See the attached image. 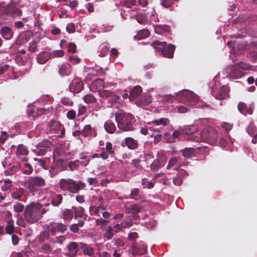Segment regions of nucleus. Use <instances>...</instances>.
I'll list each match as a JSON object with an SVG mask.
<instances>
[{"label":"nucleus","mask_w":257,"mask_h":257,"mask_svg":"<svg viewBox=\"0 0 257 257\" xmlns=\"http://www.w3.org/2000/svg\"><path fill=\"white\" fill-rule=\"evenodd\" d=\"M85 184L81 181L77 182L72 179V182L69 192L71 193H77L79 190H82L85 187Z\"/></svg>","instance_id":"nucleus-16"},{"label":"nucleus","mask_w":257,"mask_h":257,"mask_svg":"<svg viewBox=\"0 0 257 257\" xmlns=\"http://www.w3.org/2000/svg\"><path fill=\"white\" fill-rule=\"evenodd\" d=\"M49 129L52 133H57L62 127V125L59 121L51 120L49 123Z\"/></svg>","instance_id":"nucleus-24"},{"label":"nucleus","mask_w":257,"mask_h":257,"mask_svg":"<svg viewBox=\"0 0 257 257\" xmlns=\"http://www.w3.org/2000/svg\"><path fill=\"white\" fill-rule=\"evenodd\" d=\"M17 224L19 226L26 227V224L25 222V220L22 216H20L19 214H17Z\"/></svg>","instance_id":"nucleus-59"},{"label":"nucleus","mask_w":257,"mask_h":257,"mask_svg":"<svg viewBox=\"0 0 257 257\" xmlns=\"http://www.w3.org/2000/svg\"><path fill=\"white\" fill-rule=\"evenodd\" d=\"M98 93L99 96L102 98H107L111 97L114 95V93L113 91L108 90H99Z\"/></svg>","instance_id":"nucleus-48"},{"label":"nucleus","mask_w":257,"mask_h":257,"mask_svg":"<svg viewBox=\"0 0 257 257\" xmlns=\"http://www.w3.org/2000/svg\"><path fill=\"white\" fill-rule=\"evenodd\" d=\"M183 156L185 158H190L194 156L195 150L192 148H185L181 150Z\"/></svg>","instance_id":"nucleus-35"},{"label":"nucleus","mask_w":257,"mask_h":257,"mask_svg":"<svg viewBox=\"0 0 257 257\" xmlns=\"http://www.w3.org/2000/svg\"><path fill=\"white\" fill-rule=\"evenodd\" d=\"M132 249L136 252L140 254H144L146 252L147 247L145 245L140 246L138 245L137 242L133 243L132 245Z\"/></svg>","instance_id":"nucleus-36"},{"label":"nucleus","mask_w":257,"mask_h":257,"mask_svg":"<svg viewBox=\"0 0 257 257\" xmlns=\"http://www.w3.org/2000/svg\"><path fill=\"white\" fill-rule=\"evenodd\" d=\"M104 127L105 131L109 134L114 133L116 128L115 124L110 120L105 122Z\"/></svg>","instance_id":"nucleus-30"},{"label":"nucleus","mask_w":257,"mask_h":257,"mask_svg":"<svg viewBox=\"0 0 257 257\" xmlns=\"http://www.w3.org/2000/svg\"><path fill=\"white\" fill-rule=\"evenodd\" d=\"M41 249L44 251L45 253H48L52 250V248L49 243H45L41 247Z\"/></svg>","instance_id":"nucleus-64"},{"label":"nucleus","mask_w":257,"mask_h":257,"mask_svg":"<svg viewBox=\"0 0 257 257\" xmlns=\"http://www.w3.org/2000/svg\"><path fill=\"white\" fill-rule=\"evenodd\" d=\"M124 223H125V228L130 227L134 224L133 220L132 219V218L130 217H126L124 218Z\"/></svg>","instance_id":"nucleus-63"},{"label":"nucleus","mask_w":257,"mask_h":257,"mask_svg":"<svg viewBox=\"0 0 257 257\" xmlns=\"http://www.w3.org/2000/svg\"><path fill=\"white\" fill-rule=\"evenodd\" d=\"M247 132L252 137V142L253 144L257 143V128L253 124H250L247 127Z\"/></svg>","instance_id":"nucleus-21"},{"label":"nucleus","mask_w":257,"mask_h":257,"mask_svg":"<svg viewBox=\"0 0 257 257\" xmlns=\"http://www.w3.org/2000/svg\"><path fill=\"white\" fill-rule=\"evenodd\" d=\"M151 102V96L147 93L144 94L136 101V104L140 106L148 105Z\"/></svg>","instance_id":"nucleus-17"},{"label":"nucleus","mask_w":257,"mask_h":257,"mask_svg":"<svg viewBox=\"0 0 257 257\" xmlns=\"http://www.w3.org/2000/svg\"><path fill=\"white\" fill-rule=\"evenodd\" d=\"M58 72L62 76L69 75L71 71V67L69 64L60 63L58 66Z\"/></svg>","instance_id":"nucleus-14"},{"label":"nucleus","mask_w":257,"mask_h":257,"mask_svg":"<svg viewBox=\"0 0 257 257\" xmlns=\"http://www.w3.org/2000/svg\"><path fill=\"white\" fill-rule=\"evenodd\" d=\"M170 27L168 25H157L155 27V32L157 34H162L164 32H168L170 31Z\"/></svg>","instance_id":"nucleus-34"},{"label":"nucleus","mask_w":257,"mask_h":257,"mask_svg":"<svg viewBox=\"0 0 257 257\" xmlns=\"http://www.w3.org/2000/svg\"><path fill=\"white\" fill-rule=\"evenodd\" d=\"M67 229V226L62 223L50 222L47 227L48 232L51 235H55L56 231L63 233Z\"/></svg>","instance_id":"nucleus-8"},{"label":"nucleus","mask_w":257,"mask_h":257,"mask_svg":"<svg viewBox=\"0 0 257 257\" xmlns=\"http://www.w3.org/2000/svg\"><path fill=\"white\" fill-rule=\"evenodd\" d=\"M115 118L118 128L123 132L133 131L134 117L130 113H126L122 110H118L115 114Z\"/></svg>","instance_id":"nucleus-2"},{"label":"nucleus","mask_w":257,"mask_h":257,"mask_svg":"<svg viewBox=\"0 0 257 257\" xmlns=\"http://www.w3.org/2000/svg\"><path fill=\"white\" fill-rule=\"evenodd\" d=\"M72 209L74 213V218L75 219L77 217H81L84 212V209L81 206H79V207L73 206Z\"/></svg>","instance_id":"nucleus-46"},{"label":"nucleus","mask_w":257,"mask_h":257,"mask_svg":"<svg viewBox=\"0 0 257 257\" xmlns=\"http://www.w3.org/2000/svg\"><path fill=\"white\" fill-rule=\"evenodd\" d=\"M229 92V88L223 85L217 91H213L212 93V95L217 99L222 100L225 98L226 96L228 95Z\"/></svg>","instance_id":"nucleus-9"},{"label":"nucleus","mask_w":257,"mask_h":257,"mask_svg":"<svg viewBox=\"0 0 257 257\" xmlns=\"http://www.w3.org/2000/svg\"><path fill=\"white\" fill-rule=\"evenodd\" d=\"M12 181L10 179H7L5 181L4 185L2 186V190L3 191H7L10 189L12 186Z\"/></svg>","instance_id":"nucleus-61"},{"label":"nucleus","mask_w":257,"mask_h":257,"mask_svg":"<svg viewBox=\"0 0 257 257\" xmlns=\"http://www.w3.org/2000/svg\"><path fill=\"white\" fill-rule=\"evenodd\" d=\"M5 4V2H0V17L11 16L15 17L16 16H21L22 11L13 6L11 4H9L6 6H3Z\"/></svg>","instance_id":"nucleus-5"},{"label":"nucleus","mask_w":257,"mask_h":257,"mask_svg":"<svg viewBox=\"0 0 257 257\" xmlns=\"http://www.w3.org/2000/svg\"><path fill=\"white\" fill-rule=\"evenodd\" d=\"M149 35L150 32L148 30L143 29L139 31L137 35L135 36V38L137 40H141L148 37Z\"/></svg>","instance_id":"nucleus-41"},{"label":"nucleus","mask_w":257,"mask_h":257,"mask_svg":"<svg viewBox=\"0 0 257 257\" xmlns=\"http://www.w3.org/2000/svg\"><path fill=\"white\" fill-rule=\"evenodd\" d=\"M179 0H161V4L166 8L173 7Z\"/></svg>","instance_id":"nucleus-47"},{"label":"nucleus","mask_w":257,"mask_h":257,"mask_svg":"<svg viewBox=\"0 0 257 257\" xmlns=\"http://www.w3.org/2000/svg\"><path fill=\"white\" fill-rule=\"evenodd\" d=\"M19 165L17 164L10 166L5 171V175H11L14 174L19 170Z\"/></svg>","instance_id":"nucleus-38"},{"label":"nucleus","mask_w":257,"mask_h":257,"mask_svg":"<svg viewBox=\"0 0 257 257\" xmlns=\"http://www.w3.org/2000/svg\"><path fill=\"white\" fill-rule=\"evenodd\" d=\"M142 207L138 204H131L126 208L127 213L133 215V217L136 219V215L140 212Z\"/></svg>","instance_id":"nucleus-22"},{"label":"nucleus","mask_w":257,"mask_h":257,"mask_svg":"<svg viewBox=\"0 0 257 257\" xmlns=\"http://www.w3.org/2000/svg\"><path fill=\"white\" fill-rule=\"evenodd\" d=\"M234 65L238 67V68L240 70H249L251 69L249 64L242 61L236 62V63H234Z\"/></svg>","instance_id":"nucleus-44"},{"label":"nucleus","mask_w":257,"mask_h":257,"mask_svg":"<svg viewBox=\"0 0 257 257\" xmlns=\"http://www.w3.org/2000/svg\"><path fill=\"white\" fill-rule=\"evenodd\" d=\"M80 162L78 160H75L74 161H71L67 164V167H69L71 171L77 169L79 166Z\"/></svg>","instance_id":"nucleus-52"},{"label":"nucleus","mask_w":257,"mask_h":257,"mask_svg":"<svg viewBox=\"0 0 257 257\" xmlns=\"http://www.w3.org/2000/svg\"><path fill=\"white\" fill-rule=\"evenodd\" d=\"M142 88L139 85L135 86L130 92V99H135L138 98L142 94Z\"/></svg>","instance_id":"nucleus-23"},{"label":"nucleus","mask_w":257,"mask_h":257,"mask_svg":"<svg viewBox=\"0 0 257 257\" xmlns=\"http://www.w3.org/2000/svg\"><path fill=\"white\" fill-rule=\"evenodd\" d=\"M217 138L216 131L212 127L209 126L203 128L200 137L193 136L190 139L196 142H203L210 145H214L217 142Z\"/></svg>","instance_id":"nucleus-3"},{"label":"nucleus","mask_w":257,"mask_h":257,"mask_svg":"<svg viewBox=\"0 0 257 257\" xmlns=\"http://www.w3.org/2000/svg\"><path fill=\"white\" fill-rule=\"evenodd\" d=\"M109 222V220H105L103 218H99L96 220V224L100 225L101 228L105 227Z\"/></svg>","instance_id":"nucleus-57"},{"label":"nucleus","mask_w":257,"mask_h":257,"mask_svg":"<svg viewBox=\"0 0 257 257\" xmlns=\"http://www.w3.org/2000/svg\"><path fill=\"white\" fill-rule=\"evenodd\" d=\"M29 51L33 53L38 51V49H37V43L36 41H33L30 42Z\"/></svg>","instance_id":"nucleus-56"},{"label":"nucleus","mask_w":257,"mask_h":257,"mask_svg":"<svg viewBox=\"0 0 257 257\" xmlns=\"http://www.w3.org/2000/svg\"><path fill=\"white\" fill-rule=\"evenodd\" d=\"M13 208L15 212L20 213L23 211L24 209V206L21 203L16 202L14 205Z\"/></svg>","instance_id":"nucleus-55"},{"label":"nucleus","mask_w":257,"mask_h":257,"mask_svg":"<svg viewBox=\"0 0 257 257\" xmlns=\"http://www.w3.org/2000/svg\"><path fill=\"white\" fill-rule=\"evenodd\" d=\"M0 33L3 38L7 40L11 39L14 35L12 29L7 26H4L1 28Z\"/></svg>","instance_id":"nucleus-20"},{"label":"nucleus","mask_w":257,"mask_h":257,"mask_svg":"<svg viewBox=\"0 0 257 257\" xmlns=\"http://www.w3.org/2000/svg\"><path fill=\"white\" fill-rule=\"evenodd\" d=\"M228 74L229 78L236 79L243 77L245 73L233 64L230 66Z\"/></svg>","instance_id":"nucleus-12"},{"label":"nucleus","mask_w":257,"mask_h":257,"mask_svg":"<svg viewBox=\"0 0 257 257\" xmlns=\"http://www.w3.org/2000/svg\"><path fill=\"white\" fill-rule=\"evenodd\" d=\"M238 110L244 115L252 114L253 111V106L249 105L247 106L245 103L240 102L237 105Z\"/></svg>","instance_id":"nucleus-13"},{"label":"nucleus","mask_w":257,"mask_h":257,"mask_svg":"<svg viewBox=\"0 0 257 257\" xmlns=\"http://www.w3.org/2000/svg\"><path fill=\"white\" fill-rule=\"evenodd\" d=\"M63 200V196L61 194L54 193L49 198L51 204L54 207H58L62 204Z\"/></svg>","instance_id":"nucleus-18"},{"label":"nucleus","mask_w":257,"mask_h":257,"mask_svg":"<svg viewBox=\"0 0 257 257\" xmlns=\"http://www.w3.org/2000/svg\"><path fill=\"white\" fill-rule=\"evenodd\" d=\"M46 182L42 177L36 176L30 177L24 182V187L29 192L38 191L39 188L44 186Z\"/></svg>","instance_id":"nucleus-4"},{"label":"nucleus","mask_w":257,"mask_h":257,"mask_svg":"<svg viewBox=\"0 0 257 257\" xmlns=\"http://www.w3.org/2000/svg\"><path fill=\"white\" fill-rule=\"evenodd\" d=\"M24 193V189L23 188L17 189L12 193V196L15 199L21 200V198Z\"/></svg>","instance_id":"nucleus-43"},{"label":"nucleus","mask_w":257,"mask_h":257,"mask_svg":"<svg viewBox=\"0 0 257 257\" xmlns=\"http://www.w3.org/2000/svg\"><path fill=\"white\" fill-rule=\"evenodd\" d=\"M166 162V159L164 157H159L154 160L150 165L152 171L157 172L161 167H164Z\"/></svg>","instance_id":"nucleus-11"},{"label":"nucleus","mask_w":257,"mask_h":257,"mask_svg":"<svg viewBox=\"0 0 257 257\" xmlns=\"http://www.w3.org/2000/svg\"><path fill=\"white\" fill-rule=\"evenodd\" d=\"M102 152L100 154V157L104 160L108 158L109 155L113 157L114 154V151L113 149L112 144L110 142H107L105 145V148H102Z\"/></svg>","instance_id":"nucleus-10"},{"label":"nucleus","mask_w":257,"mask_h":257,"mask_svg":"<svg viewBox=\"0 0 257 257\" xmlns=\"http://www.w3.org/2000/svg\"><path fill=\"white\" fill-rule=\"evenodd\" d=\"M93 85L95 86L96 89L99 90H101L102 88L104 87V81L102 79H98L93 81Z\"/></svg>","instance_id":"nucleus-49"},{"label":"nucleus","mask_w":257,"mask_h":257,"mask_svg":"<svg viewBox=\"0 0 257 257\" xmlns=\"http://www.w3.org/2000/svg\"><path fill=\"white\" fill-rule=\"evenodd\" d=\"M175 100V97L174 95L168 94L162 96V100L164 102L170 103Z\"/></svg>","instance_id":"nucleus-58"},{"label":"nucleus","mask_w":257,"mask_h":257,"mask_svg":"<svg viewBox=\"0 0 257 257\" xmlns=\"http://www.w3.org/2000/svg\"><path fill=\"white\" fill-rule=\"evenodd\" d=\"M55 166L60 172L64 171L67 169V163L65 160L62 159H59L55 160Z\"/></svg>","instance_id":"nucleus-28"},{"label":"nucleus","mask_w":257,"mask_h":257,"mask_svg":"<svg viewBox=\"0 0 257 257\" xmlns=\"http://www.w3.org/2000/svg\"><path fill=\"white\" fill-rule=\"evenodd\" d=\"M197 131L196 125H190L185 126L182 129V132L187 135H192Z\"/></svg>","instance_id":"nucleus-37"},{"label":"nucleus","mask_w":257,"mask_h":257,"mask_svg":"<svg viewBox=\"0 0 257 257\" xmlns=\"http://www.w3.org/2000/svg\"><path fill=\"white\" fill-rule=\"evenodd\" d=\"M177 95L180 102L190 105H195L198 101V96L192 91L188 90L180 91Z\"/></svg>","instance_id":"nucleus-6"},{"label":"nucleus","mask_w":257,"mask_h":257,"mask_svg":"<svg viewBox=\"0 0 257 257\" xmlns=\"http://www.w3.org/2000/svg\"><path fill=\"white\" fill-rule=\"evenodd\" d=\"M166 45V42H160L158 40H156L153 42L151 44L152 46L156 50V51L160 54L163 49H164L165 45Z\"/></svg>","instance_id":"nucleus-29"},{"label":"nucleus","mask_w":257,"mask_h":257,"mask_svg":"<svg viewBox=\"0 0 257 257\" xmlns=\"http://www.w3.org/2000/svg\"><path fill=\"white\" fill-rule=\"evenodd\" d=\"M83 100L87 103H92L96 101V98L92 94H88L83 97Z\"/></svg>","instance_id":"nucleus-50"},{"label":"nucleus","mask_w":257,"mask_h":257,"mask_svg":"<svg viewBox=\"0 0 257 257\" xmlns=\"http://www.w3.org/2000/svg\"><path fill=\"white\" fill-rule=\"evenodd\" d=\"M122 6H124L127 8H130L133 6L137 5L136 0H124L121 2Z\"/></svg>","instance_id":"nucleus-54"},{"label":"nucleus","mask_w":257,"mask_h":257,"mask_svg":"<svg viewBox=\"0 0 257 257\" xmlns=\"http://www.w3.org/2000/svg\"><path fill=\"white\" fill-rule=\"evenodd\" d=\"M50 54L44 52L40 53L37 57V61L40 64H45L50 58Z\"/></svg>","instance_id":"nucleus-26"},{"label":"nucleus","mask_w":257,"mask_h":257,"mask_svg":"<svg viewBox=\"0 0 257 257\" xmlns=\"http://www.w3.org/2000/svg\"><path fill=\"white\" fill-rule=\"evenodd\" d=\"M80 248L83 250L85 254L91 256L94 254V250L91 247L85 243H80Z\"/></svg>","instance_id":"nucleus-32"},{"label":"nucleus","mask_w":257,"mask_h":257,"mask_svg":"<svg viewBox=\"0 0 257 257\" xmlns=\"http://www.w3.org/2000/svg\"><path fill=\"white\" fill-rule=\"evenodd\" d=\"M43 206L39 203L34 202L27 205L25 208L24 213L25 220L30 224L37 222L48 211V209H46Z\"/></svg>","instance_id":"nucleus-1"},{"label":"nucleus","mask_w":257,"mask_h":257,"mask_svg":"<svg viewBox=\"0 0 257 257\" xmlns=\"http://www.w3.org/2000/svg\"><path fill=\"white\" fill-rule=\"evenodd\" d=\"M67 252L65 253L66 255L69 257H74L78 251V247L77 243L72 241L67 245Z\"/></svg>","instance_id":"nucleus-15"},{"label":"nucleus","mask_w":257,"mask_h":257,"mask_svg":"<svg viewBox=\"0 0 257 257\" xmlns=\"http://www.w3.org/2000/svg\"><path fill=\"white\" fill-rule=\"evenodd\" d=\"M74 215L73 210L72 209H65L62 212L63 218L64 220H71Z\"/></svg>","instance_id":"nucleus-39"},{"label":"nucleus","mask_w":257,"mask_h":257,"mask_svg":"<svg viewBox=\"0 0 257 257\" xmlns=\"http://www.w3.org/2000/svg\"><path fill=\"white\" fill-rule=\"evenodd\" d=\"M81 131L83 137H87L92 133V127L90 124L85 125Z\"/></svg>","instance_id":"nucleus-53"},{"label":"nucleus","mask_w":257,"mask_h":257,"mask_svg":"<svg viewBox=\"0 0 257 257\" xmlns=\"http://www.w3.org/2000/svg\"><path fill=\"white\" fill-rule=\"evenodd\" d=\"M130 198L136 200H138L141 198L140 195V190L138 188H134L131 190Z\"/></svg>","instance_id":"nucleus-51"},{"label":"nucleus","mask_w":257,"mask_h":257,"mask_svg":"<svg viewBox=\"0 0 257 257\" xmlns=\"http://www.w3.org/2000/svg\"><path fill=\"white\" fill-rule=\"evenodd\" d=\"M71 89H73V91L75 93L80 92L83 88V83L81 81L76 80L72 82L71 84Z\"/></svg>","instance_id":"nucleus-31"},{"label":"nucleus","mask_w":257,"mask_h":257,"mask_svg":"<svg viewBox=\"0 0 257 257\" xmlns=\"http://www.w3.org/2000/svg\"><path fill=\"white\" fill-rule=\"evenodd\" d=\"M118 232V230H114L111 226H108V228L104 233L103 237L107 240H110L112 238L115 233Z\"/></svg>","instance_id":"nucleus-42"},{"label":"nucleus","mask_w":257,"mask_h":257,"mask_svg":"<svg viewBox=\"0 0 257 257\" xmlns=\"http://www.w3.org/2000/svg\"><path fill=\"white\" fill-rule=\"evenodd\" d=\"M25 167L26 169L23 171L25 174H31L33 171V168L31 165L29 163H25Z\"/></svg>","instance_id":"nucleus-62"},{"label":"nucleus","mask_w":257,"mask_h":257,"mask_svg":"<svg viewBox=\"0 0 257 257\" xmlns=\"http://www.w3.org/2000/svg\"><path fill=\"white\" fill-rule=\"evenodd\" d=\"M152 122L155 125H162L163 126H166L170 123V120L168 118L162 117L155 119L152 121Z\"/></svg>","instance_id":"nucleus-40"},{"label":"nucleus","mask_w":257,"mask_h":257,"mask_svg":"<svg viewBox=\"0 0 257 257\" xmlns=\"http://www.w3.org/2000/svg\"><path fill=\"white\" fill-rule=\"evenodd\" d=\"M7 225L6 227V231L7 233L11 234L14 231V220L10 219L6 221Z\"/></svg>","instance_id":"nucleus-45"},{"label":"nucleus","mask_w":257,"mask_h":257,"mask_svg":"<svg viewBox=\"0 0 257 257\" xmlns=\"http://www.w3.org/2000/svg\"><path fill=\"white\" fill-rule=\"evenodd\" d=\"M50 233L48 231L42 232L40 235L39 240L40 241L43 242L49 238L50 236Z\"/></svg>","instance_id":"nucleus-60"},{"label":"nucleus","mask_w":257,"mask_h":257,"mask_svg":"<svg viewBox=\"0 0 257 257\" xmlns=\"http://www.w3.org/2000/svg\"><path fill=\"white\" fill-rule=\"evenodd\" d=\"M72 182L71 179H62L59 182L60 188L64 191H68L69 192L71 184Z\"/></svg>","instance_id":"nucleus-27"},{"label":"nucleus","mask_w":257,"mask_h":257,"mask_svg":"<svg viewBox=\"0 0 257 257\" xmlns=\"http://www.w3.org/2000/svg\"><path fill=\"white\" fill-rule=\"evenodd\" d=\"M52 146L51 142L46 140H43L36 145L35 153L38 156H44Z\"/></svg>","instance_id":"nucleus-7"},{"label":"nucleus","mask_w":257,"mask_h":257,"mask_svg":"<svg viewBox=\"0 0 257 257\" xmlns=\"http://www.w3.org/2000/svg\"><path fill=\"white\" fill-rule=\"evenodd\" d=\"M175 49V47L172 44H169L167 46L165 45L164 49L162 50L161 54L165 57L172 58L173 57Z\"/></svg>","instance_id":"nucleus-19"},{"label":"nucleus","mask_w":257,"mask_h":257,"mask_svg":"<svg viewBox=\"0 0 257 257\" xmlns=\"http://www.w3.org/2000/svg\"><path fill=\"white\" fill-rule=\"evenodd\" d=\"M28 154V151L27 148L23 145H19L17 147L16 155L18 157L21 156H26Z\"/></svg>","instance_id":"nucleus-33"},{"label":"nucleus","mask_w":257,"mask_h":257,"mask_svg":"<svg viewBox=\"0 0 257 257\" xmlns=\"http://www.w3.org/2000/svg\"><path fill=\"white\" fill-rule=\"evenodd\" d=\"M124 141L125 144L128 149L131 150H135L138 148V142L134 138L127 137L125 139Z\"/></svg>","instance_id":"nucleus-25"}]
</instances>
